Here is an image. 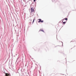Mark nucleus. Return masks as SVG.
I'll use <instances>...</instances> for the list:
<instances>
[{"label":"nucleus","instance_id":"1","mask_svg":"<svg viewBox=\"0 0 76 76\" xmlns=\"http://www.w3.org/2000/svg\"><path fill=\"white\" fill-rule=\"evenodd\" d=\"M38 22L39 23V22H42V23L43 22H44V21L43 20H41V19H38Z\"/></svg>","mask_w":76,"mask_h":76},{"label":"nucleus","instance_id":"2","mask_svg":"<svg viewBox=\"0 0 76 76\" xmlns=\"http://www.w3.org/2000/svg\"><path fill=\"white\" fill-rule=\"evenodd\" d=\"M31 13H34V9L33 8L31 7Z\"/></svg>","mask_w":76,"mask_h":76},{"label":"nucleus","instance_id":"3","mask_svg":"<svg viewBox=\"0 0 76 76\" xmlns=\"http://www.w3.org/2000/svg\"><path fill=\"white\" fill-rule=\"evenodd\" d=\"M65 20V19H63V20L62 21V22L64 23V24H65L66 22L64 21Z\"/></svg>","mask_w":76,"mask_h":76},{"label":"nucleus","instance_id":"4","mask_svg":"<svg viewBox=\"0 0 76 76\" xmlns=\"http://www.w3.org/2000/svg\"><path fill=\"white\" fill-rule=\"evenodd\" d=\"M40 31H42V32H44V31L42 29L40 30Z\"/></svg>","mask_w":76,"mask_h":76},{"label":"nucleus","instance_id":"5","mask_svg":"<svg viewBox=\"0 0 76 76\" xmlns=\"http://www.w3.org/2000/svg\"><path fill=\"white\" fill-rule=\"evenodd\" d=\"M34 20H35V18H34V20H33V22H32L33 23H34Z\"/></svg>","mask_w":76,"mask_h":76},{"label":"nucleus","instance_id":"6","mask_svg":"<svg viewBox=\"0 0 76 76\" xmlns=\"http://www.w3.org/2000/svg\"><path fill=\"white\" fill-rule=\"evenodd\" d=\"M65 20H67V18H66L65 19Z\"/></svg>","mask_w":76,"mask_h":76},{"label":"nucleus","instance_id":"7","mask_svg":"<svg viewBox=\"0 0 76 76\" xmlns=\"http://www.w3.org/2000/svg\"><path fill=\"white\" fill-rule=\"evenodd\" d=\"M36 1V0H34V1Z\"/></svg>","mask_w":76,"mask_h":76},{"label":"nucleus","instance_id":"8","mask_svg":"<svg viewBox=\"0 0 76 76\" xmlns=\"http://www.w3.org/2000/svg\"><path fill=\"white\" fill-rule=\"evenodd\" d=\"M30 21H31V22H32V20H30Z\"/></svg>","mask_w":76,"mask_h":76},{"label":"nucleus","instance_id":"9","mask_svg":"<svg viewBox=\"0 0 76 76\" xmlns=\"http://www.w3.org/2000/svg\"><path fill=\"white\" fill-rule=\"evenodd\" d=\"M30 23H31V22H30Z\"/></svg>","mask_w":76,"mask_h":76}]
</instances>
